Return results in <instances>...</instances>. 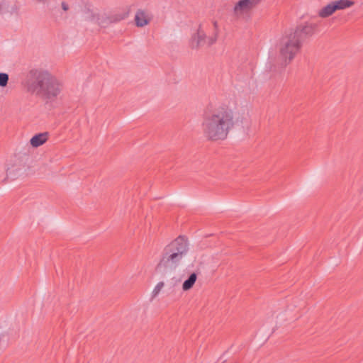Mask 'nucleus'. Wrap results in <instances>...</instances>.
<instances>
[{"label": "nucleus", "instance_id": "nucleus-10", "mask_svg": "<svg viewBox=\"0 0 363 363\" xmlns=\"http://www.w3.org/2000/svg\"><path fill=\"white\" fill-rule=\"evenodd\" d=\"M48 139L47 133H38L33 136L30 140V144L33 147H38L45 144Z\"/></svg>", "mask_w": 363, "mask_h": 363}, {"label": "nucleus", "instance_id": "nucleus-5", "mask_svg": "<svg viewBox=\"0 0 363 363\" xmlns=\"http://www.w3.org/2000/svg\"><path fill=\"white\" fill-rule=\"evenodd\" d=\"M28 166L20 159H13L8 162L6 167V178L10 180L22 179L28 175Z\"/></svg>", "mask_w": 363, "mask_h": 363}, {"label": "nucleus", "instance_id": "nucleus-19", "mask_svg": "<svg viewBox=\"0 0 363 363\" xmlns=\"http://www.w3.org/2000/svg\"><path fill=\"white\" fill-rule=\"evenodd\" d=\"M62 7H63V9H64L65 10H66V9H67V7L65 6V5L64 4H62Z\"/></svg>", "mask_w": 363, "mask_h": 363}, {"label": "nucleus", "instance_id": "nucleus-9", "mask_svg": "<svg viewBox=\"0 0 363 363\" xmlns=\"http://www.w3.org/2000/svg\"><path fill=\"white\" fill-rule=\"evenodd\" d=\"M151 20V16L149 13L144 11H138L135 16V22L138 27L147 26Z\"/></svg>", "mask_w": 363, "mask_h": 363}, {"label": "nucleus", "instance_id": "nucleus-18", "mask_svg": "<svg viewBox=\"0 0 363 363\" xmlns=\"http://www.w3.org/2000/svg\"><path fill=\"white\" fill-rule=\"evenodd\" d=\"M125 17H126V16H125V15H123V16H121L120 18H118L117 20H118V21H121V20H122V19H124Z\"/></svg>", "mask_w": 363, "mask_h": 363}, {"label": "nucleus", "instance_id": "nucleus-17", "mask_svg": "<svg viewBox=\"0 0 363 363\" xmlns=\"http://www.w3.org/2000/svg\"><path fill=\"white\" fill-rule=\"evenodd\" d=\"M262 0H250L255 6L257 4H258L259 2H261Z\"/></svg>", "mask_w": 363, "mask_h": 363}, {"label": "nucleus", "instance_id": "nucleus-6", "mask_svg": "<svg viewBox=\"0 0 363 363\" xmlns=\"http://www.w3.org/2000/svg\"><path fill=\"white\" fill-rule=\"evenodd\" d=\"M216 40V33L208 34L204 29L199 28L191 35L189 39V45L192 48H199L206 45L210 46L215 43Z\"/></svg>", "mask_w": 363, "mask_h": 363}, {"label": "nucleus", "instance_id": "nucleus-2", "mask_svg": "<svg viewBox=\"0 0 363 363\" xmlns=\"http://www.w3.org/2000/svg\"><path fill=\"white\" fill-rule=\"evenodd\" d=\"M26 91L48 99L56 98L62 91L61 82L49 72L42 69H32L23 83Z\"/></svg>", "mask_w": 363, "mask_h": 363}, {"label": "nucleus", "instance_id": "nucleus-4", "mask_svg": "<svg viewBox=\"0 0 363 363\" xmlns=\"http://www.w3.org/2000/svg\"><path fill=\"white\" fill-rule=\"evenodd\" d=\"M301 48L298 33L294 29L284 32L279 40L278 53L282 65L287 66L295 58Z\"/></svg>", "mask_w": 363, "mask_h": 363}, {"label": "nucleus", "instance_id": "nucleus-7", "mask_svg": "<svg viewBox=\"0 0 363 363\" xmlns=\"http://www.w3.org/2000/svg\"><path fill=\"white\" fill-rule=\"evenodd\" d=\"M255 6L250 0H238L234 3L231 14L237 21H246Z\"/></svg>", "mask_w": 363, "mask_h": 363}, {"label": "nucleus", "instance_id": "nucleus-8", "mask_svg": "<svg viewBox=\"0 0 363 363\" xmlns=\"http://www.w3.org/2000/svg\"><path fill=\"white\" fill-rule=\"evenodd\" d=\"M84 18L91 23L101 27H105L111 22V19L105 11L95 8L86 9L84 11Z\"/></svg>", "mask_w": 363, "mask_h": 363}, {"label": "nucleus", "instance_id": "nucleus-20", "mask_svg": "<svg viewBox=\"0 0 363 363\" xmlns=\"http://www.w3.org/2000/svg\"><path fill=\"white\" fill-rule=\"evenodd\" d=\"M214 26L216 28L217 27V23L216 22L214 23Z\"/></svg>", "mask_w": 363, "mask_h": 363}, {"label": "nucleus", "instance_id": "nucleus-12", "mask_svg": "<svg viewBox=\"0 0 363 363\" xmlns=\"http://www.w3.org/2000/svg\"><path fill=\"white\" fill-rule=\"evenodd\" d=\"M336 11L344 10L352 6L354 2L351 0H337L333 1Z\"/></svg>", "mask_w": 363, "mask_h": 363}, {"label": "nucleus", "instance_id": "nucleus-16", "mask_svg": "<svg viewBox=\"0 0 363 363\" xmlns=\"http://www.w3.org/2000/svg\"><path fill=\"white\" fill-rule=\"evenodd\" d=\"M164 287V283L163 282H159L153 289L152 290V295L155 297L157 296Z\"/></svg>", "mask_w": 363, "mask_h": 363}, {"label": "nucleus", "instance_id": "nucleus-1", "mask_svg": "<svg viewBox=\"0 0 363 363\" xmlns=\"http://www.w3.org/2000/svg\"><path fill=\"white\" fill-rule=\"evenodd\" d=\"M247 117L248 113L244 108L219 106L206 111L203 115L202 134L210 141L224 140L234 128L242 125Z\"/></svg>", "mask_w": 363, "mask_h": 363}, {"label": "nucleus", "instance_id": "nucleus-15", "mask_svg": "<svg viewBox=\"0 0 363 363\" xmlns=\"http://www.w3.org/2000/svg\"><path fill=\"white\" fill-rule=\"evenodd\" d=\"M9 82V75L6 73H0V87H5Z\"/></svg>", "mask_w": 363, "mask_h": 363}, {"label": "nucleus", "instance_id": "nucleus-3", "mask_svg": "<svg viewBox=\"0 0 363 363\" xmlns=\"http://www.w3.org/2000/svg\"><path fill=\"white\" fill-rule=\"evenodd\" d=\"M188 248V240L184 237H178L164 248L157 268L167 272L174 270Z\"/></svg>", "mask_w": 363, "mask_h": 363}, {"label": "nucleus", "instance_id": "nucleus-14", "mask_svg": "<svg viewBox=\"0 0 363 363\" xmlns=\"http://www.w3.org/2000/svg\"><path fill=\"white\" fill-rule=\"evenodd\" d=\"M9 4L8 0H0V15L4 14L9 11Z\"/></svg>", "mask_w": 363, "mask_h": 363}, {"label": "nucleus", "instance_id": "nucleus-13", "mask_svg": "<svg viewBox=\"0 0 363 363\" xmlns=\"http://www.w3.org/2000/svg\"><path fill=\"white\" fill-rule=\"evenodd\" d=\"M197 279V275L196 273H192L189 278L184 281L182 284V289L183 291H189L190 290L194 284L196 283Z\"/></svg>", "mask_w": 363, "mask_h": 363}, {"label": "nucleus", "instance_id": "nucleus-11", "mask_svg": "<svg viewBox=\"0 0 363 363\" xmlns=\"http://www.w3.org/2000/svg\"><path fill=\"white\" fill-rule=\"evenodd\" d=\"M336 11L335 4L333 1L328 4L325 6L323 7L319 11H318V16L321 18H327L332 14H333Z\"/></svg>", "mask_w": 363, "mask_h": 363}]
</instances>
